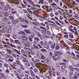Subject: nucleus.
Wrapping results in <instances>:
<instances>
[{
  "instance_id": "1",
  "label": "nucleus",
  "mask_w": 79,
  "mask_h": 79,
  "mask_svg": "<svg viewBox=\"0 0 79 79\" xmlns=\"http://www.w3.org/2000/svg\"><path fill=\"white\" fill-rule=\"evenodd\" d=\"M62 54V53L60 51H55V56H57L59 55H61Z\"/></svg>"
},
{
  "instance_id": "2",
  "label": "nucleus",
  "mask_w": 79,
  "mask_h": 79,
  "mask_svg": "<svg viewBox=\"0 0 79 79\" xmlns=\"http://www.w3.org/2000/svg\"><path fill=\"white\" fill-rule=\"evenodd\" d=\"M21 38H22V39L24 41H27V38L25 36L22 35L21 36Z\"/></svg>"
},
{
  "instance_id": "3",
  "label": "nucleus",
  "mask_w": 79,
  "mask_h": 79,
  "mask_svg": "<svg viewBox=\"0 0 79 79\" xmlns=\"http://www.w3.org/2000/svg\"><path fill=\"white\" fill-rule=\"evenodd\" d=\"M44 46L46 47L45 48L46 49H48L49 48V47L48 46V43L47 42H44Z\"/></svg>"
},
{
  "instance_id": "4",
  "label": "nucleus",
  "mask_w": 79,
  "mask_h": 79,
  "mask_svg": "<svg viewBox=\"0 0 79 79\" xmlns=\"http://www.w3.org/2000/svg\"><path fill=\"white\" fill-rule=\"evenodd\" d=\"M11 30L9 28H6V32L7 34H8L9 33L11 32Z\"/></svg>"
},
{
  "instance_id": "5",
  "label": "nucleus",
  "mask_w": 79,
  "mask_h": 79,
  "mask_svg": "<svg viewBox=\"0 0 79 79\" xmlns=\"http://www.w3.org/2000/svg\"><path fill=\"white\" fill-rule=\"evenodd\" d=\"M48 67L49 69V70H51V66L49 65H48V67L46 66V67H44V69L45 70H47L48 69Z\"/></svg>"
},
{
  "instance_id": "6",
  "label": "nucleus",
  "mask_w": 79,
  "mask_h": 79,
  "mask_svg": "<svg viewBox=\"0 0 79 79\" xmlns=\"http://www.w3.org/2000/svg\"><path fill=\"white\" fill-rule=\"evenodd\" d=\"M30 74L33 77H35V74L34 73L32 70H30Z\"/></svg>"
},
{
  "instance_id": "7",
  "label": "nucleus",
  "mask_w": 79,
  "mask_h": 79,
  "mask_svg": "<svg viewBox=\"0 0 79 79\" xmlns=\"http://www.w3.org/2000/svg\"><path fill=\"white\" fill-rule=\"evenodd\" d=\"M44 0H40L38 2V3L39 4H44Z\"/></svg>"
},
{
  "instance_id": "8",
  "label": "nucleus",
  "mask_w": 79,
  "mask_h": 79,
  "mask_svg": "<svg viewBox=\"0 0 79 79\" xmlns=\"http://www.w3.org/2000/svg\"><path fill=\"white\" fill-rule=\"evenodd\" d=\"M1 75L3 77H4V78H6V77L5 76V75L3 73L0 72V77H1Z\"/></svg>"
},
{
  "instance_id": "9",
  "label": "nucleus",
  "mask_w": 79,
  "mask_h": 79,
  "mask_svg": "<svg viewBox=\"0 0 79 79\" xmlns=\"http://www.w3.org/2000/svg\"><path fill=\"white\" fill-rule=\"evenodd\" d=\"M37 35L40 38V39L42 38V35L40 34V32H38L37 33Z\"/></svg>"
},
{
  "instance_id": "10",
  "label": "nucleus",
  "mask_w": 79,
  "mask_h": 79,
  "mask_svg": "<svg viewBox=\"0 0 79 79\" xmlns=\"http://www.w3.org/2000/svg\"><path fill=\"white\" fill-rule=\"evenodd\" d=\"M25 32L27 34H31V32L30 31V30H25Z\"/></svg>"
},
{
  "instance_id": "11",
  "label": "nucleus",
  "mask_w": 79,
  "mask_h": 79,
  "mask_svg": "<svg viewBox=\"0 0 79 79\" xmlns=\"http://www.w3.org/2000/svg\"><path fill=\"white\" fill-rule=\"evenodd\" d=\"M69 70L71 71H73L74 70V68L72 66H69Z\"/></svg>"
},
{
  "instance_id": "12",
  "label": "nucleus",
  "mask_w": 79,
  "mask_h": 79,
  "mask_svg": "<svg viewBox=\"0 0 79 79\" xmlns=\"http://www.w3.org/2000/svg\"><path fill=\"white\" fill-rule=\"evenodd\" d=\"M15 52L18 55H20L21 54V53L19 52V51H18V50H17V49H15Z\"/></svg>"
},
{
  "instance_id": "13",
  "label": "nucleus",
  "mask_w": 79,
  "mask_h": 79,
  "mask_svg": "<svg viewBox=\"0 0 79 79\" xmlns=\"http://www.w3.org/2000/svg\"><path fill=\"white\" fill-rule=\"evenodd\" d=\"M15 42L16 43H18L19 45H21V42L18 40H15Z\"/></svg>"
},
{
  "instance_id": "14",
  "label": "nucleus",
  "mask_w": 79,
  "mask_h": 79,
  "mask_svg": "<svg viewBox=\"0 0 79 79\" xmlns=\"http://www.w3.org/2000/svg\"><path fill=\"white\" fill-rule=\"evenodd\" d=\"M24 46L27 47H30V45L29 44H28L27 43H25L24 44Z\"/></svg>"
},
{
  "instance_id": "15",
  "label": "nucleus",
  "mask_w": 79,
  "mask_h": 79,
  "mask_svg": "<svg viewBox=\"0 0 79 79\" xmlns=\"http://www.w3.org/2000/svg\"><path fill=\"white\" fill-rule=\"evenodd\" d=\"M61 69L62 71H65V67L64 66H61Z\"/></svg>"
},
{
  "instance_id": "16",
  "label": "nucleus",
  "mask_w": 79,
  "mask_h": 79,
  "mask_svg": "<svg viewBox=\"0 0 79 79\" xmlns=\"http://www.w3.org/2000/svg\"><path fill=\"white\" fill-rule=\"evenodd\" d=\"M19 34H22L23 35H25V33L23 31H21L19 32Z\"/></svg>"
},
{
  "instance_id": "17",
  "label": "nucleus",
  "mask_w": 79,
  "mask_h": 79,
  "mask_svg": "<svg viewBox=\"0 0 79 79\" xmlns=\"http://www.w3.org/2000/svg\"><path fill=\"white\" fill-rule=\"evenodd\" d=\"M42 32L43 35H45L46 34L47 32L46 30H42Z\"/></svg>"
},
{
  "instance_id": "18",
  "label": "nucleus",
  "mask_w": 79,
  "mask_h": 79,
  "mask_svg": "<svg viewBox=\"0 0 79 79\" xmlns=\"http://www.w3.org/2000/svg\"><path fill=\"white\" fill-rule=\"evenodd\" d=\"M55 46L56 44H54L51 45V48H52L54 49L55 48Z\"/></svg>"
},
{
  "instance_id": "19",
  "label": "nucleus",
  "mask_w": 79,
  "mask_h": 79,
  "mask_svg": "<svg viewBox=\"0 0 79 79\" xmlns=\"http://www.w3.org/2000/svg\"><path fill=\"white\" fill-rule=\"evenodd\" d=\"M30 16L31 15L29 14H27V16L29 18V19L31 20H32V19L31 18V17Z\"/></svg>"
},
{
  "instance_id": "20",
  "label": "nucleus",
  "mask_w": 79,
  "mask_h": 79,
  "mask_svg": "<svg viewBox=\"0 0 79 79\" xmlns=\"http://www.w3.org/2000/svg\"><path fill=\"white\" fill-rule=\"evenodd\" d=\"M34 40H35L36 41H37L38 42L40 40L39 38L38 37H35L34 38Z\"/></svg>"
},
{
  "instance_id": "21",
  "label": "nucleus",
  "mask_w": 79,
  "mask_h": 79,
  "mask_svg": "<svg viewBox=\"0 0 79 79\" xmlns=\"http://www.w3.org/2000/svg\"><path fill=\"white\" fill-rule=\"evenodd\" d=\"M13 65L14 66H18V64L17 63H14L13 64Z\"/></svg>"
},
{
  "instance_id": "22",
  "label": "nucleus",
  "mask_w": 79,
  "mask_h": 79,
  "mask_svg": "<svg viewBox=\"0 0 79 79\" xmlns=\"http://www.w3.org/2000/svg\"><path fill=\"white\" fill-rule=\"evenodd\" d=\"M75 49L77 51H79V47L78 46H76L75 47Z\"/></svg>"
},
{
  "instance_id": "23",
  "label": "nucleus",
  "mask_w": 79,
  "mask_h": 79,
  "mask_svg": "<svg viewBox=\"0 0 79 79\" xmlns=\"http://www.w3.org/2000/svg\"><path fill=\"white\" fill-rule=\"evenodd\" d=\"M33 70L34 71L35 73L38 72V70L36 68H34Z\"/></svg>"
},
{
  "instance_id": "24",
  "label": "nucleus",
  "mask_w": 79,
  "mask_h": 79,
  "mask_svg": "<svg viewBox=\"0 0 79 79\" xmlns=\"http://www.w3.org/2000/svg\"><path fill=\"white\" fill-rule=\"evenodd\" d=\"M25 65H26V66H30V63H28V62L26 63H25Z\"/></svg>"
},
{
  "instance_id": "25",
  "label": "nucleus",
  "mask_w": 79,
  "mask_h": 79,
  "mask_svg": "<svg viewBox=\"0 0 79 79\" xmlns=\"http://www.w3.org/2000/svg\"><path fill=\"white\" fill-rule=\"evenodd\" d=\"M28 39H29V41H30V42H32V38L31 37V36H29L28 37Z\"/></svg>"
},
{
  "instance_id": "26",
  "label": "nucleus",
  "mask_w": 79,
  "mask_h": 79,
  "mask_svg": "<svg viewBox=\"0 0 79 79\" xmlns=\"http://www.w3.org/2000/svg\"><path fill=\"white\" fill-rule=\"evenodd\" d=\"M19 20L21 21V22H24V20H23V19L22 18H19Z\"/></svg>"
},
{
  "instance_id": "27",
  "label": "nucleus",
  "mask_w": 79,
  "mask_h": 79,
  "mask_svg": "<svg viewBox=\"0 0 79 79\" xmlns=\"http://www.w3.org/2000/svg\"><path fill=\"white\" fill-rule=\"evenodd\" d=\"M59 48H60V47L59 46V45H57L56 46V49L58 50V49H59Z\"/></svg>"
},
{
  "instance_id": "28",
  "label": "nucleus",
  "mask_w": 79,
  "mask_h": 79,
  "mask_svg": "<svg viewBox=\"0 0 79 79\" xmlns=\"http://www.w3.org/2000/svg\"><path fill=\"white\" fill-rule=\"evenodd\" d=\"M9 19H10L11 20H13L14 19V18L12 16H9Z\"/></svg>"
},
{
  "instance_id": "29",
  "label": "nucleus",
  "mask_w": 79,
  "mask_h": 79,
  "mask_svg": "<svg viewBox=\"0 0 79 79\" xmlns=\"http://www.w3.org/2000/svg\"><path fill=\"white\" fill-rule=\"evenodd\" d=\"M33 46L34 48H35L36 49H39V48L37 46H36L35 44H33Z\"/></svg>"
},
{
  "instance_id": "30",
  "label": "nucleus",
  "mask_w": 79,
  "mask_h": 79,
  "mask_svg": "<svg viewBox=\"0 0 79 79\" xmlns=\"http://www.w3.org/2000/svg\"><path fill=\"white\" fill-rule=\"evenodd\" d=\"M10 41V42L12 43H14V41L12 39H11V38H10L9 39Z\"/></svg>"
},
{
  "instance_id": "31",
  "label": "nucleus",
  "mask_w": 79,
  "mask_h": 79,
  "mask_svg": "<svg viewBox=\"0 0 79 79\" xmlns=\"http://www.w3.org/2000/svg\"><path fill=\"white\" fill-rule=\"evenodd\" d=\"M63 8L66 9H68V7L66 5H63Z\"/></svg>"
},
{
  "instance_id": "32",
  "label": "nucleus",
  "mask_w": 79,
  "mask_h": 79,
  "mask_svg": "<svg viewBox=\"0 0 79 79\" xmlns=\"http://www.w3.org/2000/svg\"><path fill=\"white\" fill-rule=\"evenodd\" d=\"M27 10L29 13H31V14H33V13L32 12L31 10L30 9H27Z\"/></svg>"
},
{
  "instance_id": "33",
  "label": "nucleus",
  "mask_w": 79,
  "mask_h": 79,
  "mask_svg": "<svg viewBox=\"0 0 79 79\" xmlns=\"http://www.w3.org/2000/svg\"><path fill=\"white\" fill-rule=\"evenodd\" d=\"M12 23L13 24H15L17 23L16 21L15 20H13L12 21Z\"/></svg>"
},
{
  "instance_id": "34",
  "label": "nucleus",
  "mask_w": 79,
  "mask_h": 79,
  "mask_svg": "<svg viewBox=\"0 0 79 79\" xmlns=\"http://www.w3.org/2000/svg\"><path fill=\"white\" fill-rule=\"evenodd\" d=\"M68 35H64V38H68Z\"/></svg>"
},
{
  "instance_id": "35",
  "label": "nucleus",
  "mask_w": 79,
  "mask_h": 79,
  "mask_svg": "<svg viewBox=\"0 0 79 79\" xmlns=\"http://www.w3.org/2000/svg\"><path fill=\"white\" fill-rule=\"evenodd\" d=\"M17 63L18 64V66L19 65L21 66L22 65V64H21V63L20 62V61H17Z\"/></svg>"
},
{
  "instance_id": "36",
  "label": "nucleus",
  "mask_w": 79,
  "mask_h": 79,
  "mask_svg": "<svg viewBox=\"0 0 79 79\" xmlns=\"http://www.w3.org/2000/svg\"><path fill=\"white\" fill-rule=\"evenodd\" d=\"M4 66L6 67L7 68L8 67H9L8 65L6 63L4 64Z\"/></svg>"
},
{
  "instance_id": "37",
  "label": "nucleus",
  "mask_w": 79,
  "mask_h": 79,
  "mask_svg": "<svg viewBox=\"0 0 79 79\" xmlns=\"http://www.w3.org/2000/svg\"><path fill=\"white\" fill-rule=\"evenodd\" d=\"M69 37L70 38H73V35L72 34H69Z\"/></svg>"
},
{
  "instance_id": "38",
  "label": "nucleus",
  "mask_w": 79,
  "mask_h": 79,
  "mask_svg": "<svg viewBox=\"0 0 79 79\" xmlns=\"http://www.w3.org/2000/svg\"><path fill=\"white\" fill-rule=\"evenodd\" d=\"M39 13H39V11H34V14H35V15H36V14H39Z\"/></svg>"
},
{
  "instance_id": "39",
  "label": "nucleus",
  "mask_w": 79,
  "mask_h": 79,
  "mask_svg": "<svg viewBox=\"0 0 79 79\" xmlns=\"http://www.w3.org/2000/svg\"><path fill=\"white\" fill-rule=\"evenodd\" d=\"M75 75L77 77H79V73L77 72H76L75 73Z\"/></svg>"
},
{
  "instance_id": "40",
  "label": "nucleus",
  "mask_w": 79,
  "mask_h": 79,
  "mask_svg": "<svg viewBox=\"0 0 79 79\" xmlns=\"http://www.w3.org/2000/svg\"><path fill=\"white\" fill-rule=\"evenodd\" d=\"M40 51L43 52H47V51L45 49H41Z\"/></svg>"
},
{
  "instance_id": "41",
  "label": "nucleus",
  "mask_w": 79,
  "mask_h": 79,
  "mask_svg": "<svg viewBox=\"0 0 79 79\" xmlns=\"http://www.w3.org/2000/svg\"><path fill=\"white\" fill-rule=\"evenodd\" d=\"M6 50L8 51V52L10 54H11V50H10V49H6Z\"/></svg>"
},
{
  "instance_id": "42",
  "label": "nucleus",
  "mask_w": 79,
  "mask_h": 79,
  "mask_svg": "<svg viewBox=\"0 0 79 79\" xmlns=\"http://www.w3.org/2000/svg\"><path fill=\"white\" fill-rule=\"evenodd\" d=\"M21 52H22V54H25V51H24V49H22V50L21 51Z\"/></svg>"
},
{
  "instance_id": "43",
  "label": "nucleus",
  "mask_w": 79,
  "mask_h": 79,
  "mask_svg": "<svg viewBox=\"0 0 79 79\" xmlns=\"http://www.w3.org/2000/svg\"><path fill=\"white\" fill-rule=\"evenodd\" d=\"M69 30L70 31H71L73 33L74 32V31L73 29H72L71 28H69Z\"/></svg>"
},
{
  "instance_id": "44",
  "label": "nucleus",
  "mask_w": 79,
  "mask_h": 79,
  "mask_svg": "<svg viewBox=\"0 0 79 79\" xmlns=\"http://www.w3.org/2000/svg\"><path fill=\"white\" fill-rule=\"evenodd\" d=\"M41 58L42 59H45V57L44 55H43L41 56Z\"/></svg>"
},
{
  "instance_id": "45",
  "label": "nucleus",
  "mask_w": 79,
  "mask_h": 79,
  "mask_svg": "<svg viewBox=\"0 0 79 79\" xmlns=\"http://www.w3.org/2000/svg\"><path fill=\"white\" fill-rule=\"evenodd\" d=\"M13 38L15 39H16L17 38V37L15 35H14L13 36Z\"/></svg>"
},
{
  "instance_id": "46",
  "label": "nucleus",
  "mask_w": 79,
  "mask_h": 79,
  "mask_svg": "<svg viewBox=\"0 0 79 79\" xmlns=\"http://www.w3.org/2000/svg\"><path fill=\"white\" fill-rule=\"evenodd\" d=\"M23 48L25 50H29L30 49V48H26V47H23Z\"/></svg>"
},
{
  "instance_id": "47",
  "label": "nucleus",
  "mask_w": 79,
  "mask_h": 79,
  "mask_svg": "<svg viewBox=\"0 0 79 79\" xmlns=\"http://www.w3.org/2000/svg\"><path fill=\"white\" fill-rule=\"evenodd\" d=\"M4 15L6 16H8L9 15V13L7 12L5 13Z\"/></svg>"
},
{
  "instance_id": "48",
  "label": "nucleus",
  "mask_w": 79,
  "mask_h": 79,
  "mask_svg": "<svg viewBox=\"0 0 79 79\" xmlns=\"http://www.w3.org/2000/svg\"><path fill=\"white\" fill-rule=\"evenodd\" d=\"M75 70L76 71H79V68H74Z\"/></svg>"
},
{
  "instance_id": "49",
  "label": "nucleus",
  "mask_w": 79,
  "mask_h": 79,
  "mask_svg": "<svg viewBox=\"0 0 79 79\" xmlns=\"http://www.w3.org/2000/svg\"><path fill=\"white\" fill-rule=\"evenodd\" d=\"M57 76H60V73L59 72L57 71L56 72V74Z\"/></svg>"
},
{
  "instance_id": "50",
  "label": "nucleus",
  "mask_w": 79,
  "mask_h": 79,
  "mask_svg": "<svg viewBox=\"0 0 79 79\" xmlns=\"http://www.w3.org/2000/svg\"><path fill=\"white\" fill-rule=\"evenodd\" d=\"M40 28H41V29H44L45 30H46V28H44V27H43L40 26Z\"/></svg>"
},
{
  "instance_id": "51",
  "label": "nucleus",
  "mask_w": 79,
  "mask_h": 79,
  "mask_svg": "<svg viewBox=\"0 0 79 79\" xmlns=\"http://www.w3.org/2000/svg\"><path fill=\"white\" fill-rule=\"evenodd\" d=\"M58 13H60V15H63V13L62 11H61L60 10H59L58 11Z\"/></svg>"
},
{
  "instance_id": "52",
  "label": "nucleus",
  "mask_w": 79,
  "mask_h": 79,
  "mask_svg": "<svg viewBox=\"0 0 79 79\" xmlns=\"http://www.w3.org/2000/svg\"><path fill=\"white\" fill-rule=\"evenodd\" d=\"M6 56L9 58H10L11 59H13V57L11 56H10L9 55H7Z\"/></svg>"
},
{
  "instance_id": "53",
  "label": "nucleus",
  "mask_w": 79,
  "mask_h": 79,
  "mask_svg": "<svg viewBox=\"0 0 79 79\" xmlns=\"http://www.w3.org/2000/svg\"><path fill=\"white\" fill-rule=\"evenodd\" d=\"M22 66H23V65H22L21 66V65L20 66V68L21 69H22V70H24V68H23Z\"/></svg>"
},
{
  "instance_id": "54",
  "label": "nucleus",
  "mask_w": 79,
  "mask_h": 79,
  "mask_svg": "<svg viewBox=\"0 0 79 79\" xmlns=\"http://www.w3.org/2000/svg\"><path fill=\"white\" fill-rule=\"evenodd\" d=\"M30 53L32 55H35V53L34 52H33L32 51H30Z\"/></svg>"
},
{
  "instance_id": "55",
  "label": "nucleus",
  "mask_w": 79,
  "mask_h": 79,
  "mask_svg": "<svg viewBox=\"0 0 79 79\" xmlns=\"http://www.w3.org/2000/svg\"><path fill=\"white\" fill-rule=\"evenodd\" d=\"M52 6H57V5L54 2H53V3H52Z\"/></svg>"
},
{
  "instance_id": "56",
  "label": "nucleus",
  "mask_w": 79,
  "mask_h": 79,
  "mask_svg": "<svg viewBox=\"0 0 79 79\" xmlns=\"http://www.w3.org/2000/svg\"><path fill=\"white\" fill-rule=\"evenodd\" d=\"M2 20L3 21H6L7 20V19L6 18H4Z\"/></svg>"
},
{
  "instance_id": "57",
  "label": "nucleus",
  "mask_w": 79,
  "mask_h": 79,
  "mask_svg": "<svg viewBox=\"0 0 79 79\" xmlns=\"http://www.w3.org/2000/svg\"><path fill=\"white\" fill-rule=\"evenodd\" d=\"M23 61L25 62H27V59H23Z\"/></svg>"
},
{
  "instance_id": "58",
  "label": "nucleus",
  "mask_w": 79,
  "mask_h": 79,
  "mask_svg": "<svg viewBox=\"0 0 79 79\" xmlns=\"http://www.w3.org/2000/svg\"><path fill=\"white\" fill-rule=\"evenodd\" d=\"M35 62H40V60H39V59H36V60H35Z\"/></svg>"
},
{
  "instance_id": "59",
  "label": "nucleus",
  "mask_w": 79,
  "mask_h": 79,
  "mask_svg": "<svg viewBox=\"0 0 79 79\" xmlns=\"http://www.w3.org/2000/svg\"><path fill=\"white\" fill-rule=\"evenodd\" d=\"M17 13V11H12V13L13 14H15V13Z\"/></svg>"
},
{
  "instance_id": "60",
  "label": "nucleus",
  "mask_w": 79,
  "mask_h": 79,
  "mask_svg": "<svg viewBox=\"0 0 79 79\" xmlns=\"http://www.w3.org/2000/svg\"><path fill=\"white\" fill-rule=\"evenodd\" d=\"M22 26V27L24 28H27V25H23Z\"/></svg>"
},
{
  "instance_id": "61",
  "label": "nucleus",
  "mask_w": 79,
  "mask_h": 79,
  "mask_svg": "<svg viewBox=\"0 0 79 79\" xmlns=\"http://www.w3.org/2000/svg\"><path fill=\"white\" fill-rule=\"evenodd\" d=\"M52 74L53 75V76H55V72H53L52 73Z\"/></svg>"
},
{
  "instance_id": "62",
  "label": "nucleus",
  "mask_w": 79,
  "mask_h": 79,
  "mask_svg": "<svg viewBox=\"0 0 79 79\" xmlns=\"http://www.w3.org/2000/svg\"><path fill=\"white\" fill-rule=\"evenodd\" d=\"M25 72L26 73H27V74H30V72L28 71H25Z\"/></svg>"
},
{
  "instance_id": "63",
  "label": "nucleus",
  "mask_w": 79,
  "mask_h": 79,
  "mask_svg": "<svg viewBox=\"0 0 79 79\" xmlns=\"http://www.w3.org/2000/svg\"><path fill=\"white\" fill-rule=\"evenodd\" d=\"M75 66L76 67H77V68H79V63L77 64L76 65H75Z\"/></svg>"
},
{
  "instance_id": "64",
  "label": "nucleus",
  "mask_w": 79,
  "mask_h": 79,
  "mask_svg": "<svg viewBox=\"0 0 79 79\" xmlns=\"http://www.w3.org/2000/svg\"><path fill=\"white\" fill-rule=\"evenodd\" d=\"M50 16L52 17H53L54 16V15L52 13H50Z\"/></svg>"
}]
</instances>
